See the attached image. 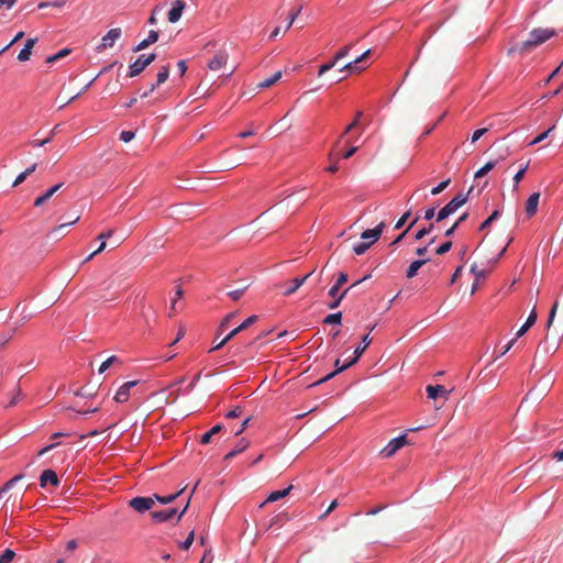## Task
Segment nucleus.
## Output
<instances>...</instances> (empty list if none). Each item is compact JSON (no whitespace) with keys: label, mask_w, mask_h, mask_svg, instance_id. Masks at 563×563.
<instances>
[{"label":"nucleus","mask_w":563,"mask_h":563,"mask_svg":"<svg viewBox=\"0 0 563 563\" xmlns=\"http://www.w3.org/2000/svg\"><path fill=\"white\" fill-rule=\"evenodd\" d=\"M434 228V224L433 223H430L428 227L426 228H422L421 230H419L416 235H415V239L416 240H421L422 238H424L426 235H428Z\"/></svg>","instance_id":"de8ad7c7"},{"label":"nucleus","mask_w":563,"mask_h":563,"mask_svg":"<svg viewBox=\"0 0 563 563\" xmlns=\"http://www.w3.org/2000/svg\"><path fill=\"white\" fill-rule=\"evenodd\" d=\"M176 514H177V509L170 508L167 510L153 511V512H151V516H152L153 520L156 522H165V521L170 520Z\"/></svg>","instance_id":"6ab92c4d"},{"label":"nucleus","mask_w":563,"mask_h":563,"mask_svg":"<svg viewBox=\"0 0 563 563\" xmlns=\"http://www.w3.org/2000/svg\"><path fill=\"white\" fill-rule=\"evenodd\" d=\"M24 36V32H19L16 33V35L13 37V40L7 45L4 46L1 51H0V55L2 53H4L10 46H12L14 43L19 42L20 40H22Z\"/></svg>","instance_id":"680f3d73"},{"label":"nucleus","mask_w":563,"mask_h":563,"mask_svg":"<svg viewBox=\"0 0 563 563\" xmlns=\"http://www.w3.org/2000/svg\"><path fill=\"white\" fill-rule=\"evenodd\" d=\"M496 166V162H487L483 167H481L474 175L475 178H481L489 173Z\"/></svg>","instance_id":"f704fd0d"},{"label":"nucleus","mask_w":563,"mask_h":563,"mask_svg":"<svg viewBox=\"0 0 563 563\" xmlns=\"http://www.w3.org/2000/svg\"><path fill=\"white\" fill-rule=\"evenodd\" d=\"M147 66L145 55H141L133 64L130 65L129 77L133 78L139 76Z\"/></svg>","instance_id":"f3484780"},{"label":"nucleus","mask_w":563,"mask_h":563,"mask_svg":"<svg viewBox=\"0 0 563 563\" xmlns=\"http://www.w3.org/2000/svg\"><path fill=\"white\" fill-rule=\"evenodd\" d=\"M349 290H350V288H346L341 294L338 292L335 297H332L333 301L329 303V308L330 309L338 308L340 306L341 301L344 299V297L349 292Z\"/></svg>","instance_id":"58836bf2"},{"label":"nucleus","mask_w":563,"mask_h":563,"mask_svg":"<svg viewBox=\"0 0 563 563\" xmlns=\"http://www.w3.org/2000/svg\"><path fill=\"white\" fill-rule=\"evenodd\" d=\"M351 48H352V44H349V45L342 47L341 49H339L334 55L335 60H340V59L346 57L349 55Z\"/></svg>","instance_id":"3c124183"},{"label":"nucleus","mask_w":563,"mask_h":563,"mask_svg":"<svg viewBox=\"0 0 563 563\" xmlns=\"http://www.w3.org/2000/svg\"><path fill=\"white\" fill-rule=\"evenodd\" d=\"M451 247H452V242L448 241V242H445V243L441 244V245L437 249L435 253H437L438 255H443V254L448 253V252L451 250Z\"/></svg>","instance_id":"5fc2aeb1"},{"label":"nucleus","mask_w":563,"mask_h":563,"mask_svg":"<svg viewBox=\"0 0 563 563\" xmlns=\"http://www.w3.org/2000/svg\"><path fill=\"white\" fill-rule=\"evenodd\" d=\"M371 243L367 242H360L353 246V251L356 255L364 254L371 246Z\"/></svg>","instance_id":"37998d69"},{"label":"nucleus","mask_w":563,"mask_h":563,"mask_svg":"<svg viewBox=\"0 0 563 563\" xmlns=\"http://www.w3.org/2000/svg\"><path fill=\"white\" fill-rule=\"evenodd\" d=\"M249 441L245 439H241L236 446L233 449L238 454L244 452L249 448Z\"/></svg>","instance_id":"864d4df0"},{"label":"nucleus","mask_w":563,"mask_h":563,"mask_svg":"<svg viewBox=\"0 0 563 563\" xmlns=\"http://www.w3.org/2000/svg\"><path fill=\"white\" fill-rule=\"evenodd\" d=\"M257 320V316H251L246 320H244L239 327L234 328L230 333L227 334V340H231L236 334L247 329Z\"/></svg>","instance_id":"aec40b11"},{"label":"nucleus","mask_w":563,"mask_h":563,"mask_svg":"<svg viewBox=\"0 0 563 563\" xmlns=\"http://www.w3.org/2000/svg\"><path fill=\"white\" fill-rule=\"evenodd\" d=\"M369 54H371V49H367L366 52H364L360 57H357L353 62L345 64L340 70L341 71L347 70L350 73H361L362 70L365 69V67H360L358 64H361L367 56H369Z\"/></svg>","instance_id":"9d476101"},{"label":"nucleus","mask_w":563,"mask_h":563,"mask_svg":"<svg viewBox=\"0 0 563 563\" xmlns=\"http://www.w3.org/2000/svg\"><path fill=\"white\" fill-rule=\"evenodd\" d=\"M555 129V125H552L550 129H548L547 131L542 132L541 134H539L538 136H536L530 143L529 145H536L540 142H542L543 140H545L550 133Z\"/></svg>","instance_id":"79ce46f5"},{"label":"nucleus","mask_w":563,"mask_h":563,"mask_svg":"<svg viewBox=\"0 0 563 563\" xmlns=\"http://www.w3.org/2000/svg\"><path fill=\"white\" fill-rule=\"evenodd\" d=\"M385 228V223L380 222L376 228L371 230H365L362 232L361 238L363 240H368L367 243L374 244L382 235L383 230Z\"/></svg>","instance_id":"423d86ee"},{"label":"nucleus","mask_w":563,"mask_h":563,"mask_svg":"<svg viewBox=\"0 0 563 563\" xmlns=\"http://www.w3.org/2000/svg\"><path fill=\"white\" fill-rule=\"evenodd\" d=\"M292 488H294V486L289 485L285 489L272 492L268 495V497L266 498V500L261 505V507H263L267 503H274V501H277V500L288 496Z\"/></svg>","instance_id":"412c9836"},{"label":"nucleus","mask_w":563,"mask_h":563,"mask_svg":"<svg viewBox=\"0 0 563 563\" xmlns=\"http://www.w3.org/2000/svg\"><path fill=\"white\" fill-rule=\"evenodd\" d=\"M194 539H195V532H194V531H191V532L188 534L187 539H186V540L180 544V548H181L183 550H188V549L191 547V544H192V542H194Z\"/></svg>","instance_id":"bf43d9fd"},{"label":"nucleus","mask_w":563,"mask_h":563,"mask_svg":"<svg viewBox=\"0 0 563 563\" xmlns=\"http://www.w3.org/2000/svg\"><path fill=\"white\" fill-rule=\"evenodd\" d=\"M487 132H488L487 128H482V129H477L476 131H474V133L472 135V139H471L472 143H475L477 140H479Z\"/></svg>","instance_id":"052dcab7"},{"label":"nucleus","mask_w":563,"mask_h":563,"mask_svg":"<svg viewBox=\"0 0 563 563\" xmlns=\"http://www.w3.org/2000/svg\"><path fill=\"white\" fill-rule=\"evenodd\" d=\"M369 54H371V49H367L366 52H364L360 57H357L353 62L345 64L340 70L341 71L347 70L350 73H361L362 70L365 69V67H360L358 64H361L367 56H369Z\"/></svg>","instance_id":"6e6552de"},{"label":"nucleus","mask_w":563,"mask_h":563,"mask_svg":"<svg viewBox=\"0 0 563 563\" xmlns=\"http://www.w3.org/2000/svg\"><path fill=\"white\" fill-rule=\"evenodd\" d=\"M429 260H417V261H413L407 272H406V277L408 279H411L413 278L417 274H418V271L428 262Z\"/></svg>","instance_id":"5701e85b"},{"label":"nucleus","mask_w":563,"mask_h":563,"mask_svg":"<svg viewBox=\"0 0 563 563\" xmlns=\"http://www.w3.org/2000/svg\"><path fill=\"white\" fill-rule=\"evenodd\" d=\"M499 217V211L495 210L479 227V230L487 229L493 221L497 220Z\"/></svg>","instance_id":"c03bdc74"},{"label":"nucleus","mask_w":563,"mask_h":563,"mask_svg":"<svg viewBox=\"0 0 563 563\" xmlns=\"http://www.w3.org/2000/svg\"><path fill=\"white\" fill-rule=\"evenodd\" d=\"M223 430V426L222 424H216L214 427H212L208 432H206L202 437H201V444H208L211 440V437L214 435V434H218L219 432H221Z\"/></svg>","instance_id":"cd10ccee"},{"label":"nucleus","mask_w":563,"mask_h":563,"mask_svg":"<svg viewBox=\"0 0 563 563\" xmlns=\"http://www.w3.org/2000/svg\"><path fill=\"white\" fill-rule=\"evenodd\" d=\"M341 320H342V312H335V313H331V314H328L324 320H323V323L325 324H341Z\"/></svg>","instance_id":"c9c22d12"},{"label":"nucleus","mask_w":563,"mask_h":563,"mask_svg":"<svg viewBox=\"0 0 563 563\" xmlns=\"http://www.w3.org/2000/svg\"><path fill=\"white\" fill-rule=\"evenodd\" d=\"M528 166H529V163H527L523 167H521L514 176V183H515V186H514V189L516 190L518 188V184L521 181V179L523 178L527 169H528Z\"/></svg>","instance_id":"a19ab883"},{"label":"nucleus","mask_w":563,"mask_h":563,"mask_svg":"<svg viewBox=\"0 0 563 563\" xmlns=\"http://www.w3.org/2000/svg\"><path fill=\"white\" fill-rule=\"evenodd\" d=\"M305 284V278H294L292 279V286L287 288L285 291H284V296H291L292 294H295L299 287H301L302 285Z\"/></svg>","instance_id":"72a5a7b5"},{"label":"nucleus","mask_w":563,"mask_h":563,"mask_svg":"<svg viewBox=\"0 0 563 563\" xmlns=\"http://www.w3.org/2000/svg\"><path fill=\"white\" fill-rule=\"evenodd\" d=\"M122 30L120 27L111 29L102 38L101 43L97 46V51L100 53L107 48H110L121 37Z\"/></svg>","instance_id":"f03ea898"},{"label":"nucleus","mask_w":563,"mask_h":563,"mask_svg":"<svg viewBox=\"0 0 563 563\" xmlns=\"http://www.w3.org/2000/svg\"><path fill=\"white\" fill-rule=\"evenodd\" d=\"M346 282H347V274L343 273V272L339 273L335 284L329 290V296L335 297L340 287L343 286Z\"/></svg>","instance_id":"b1692460"},{"label":"nucleus","mask_w":563,"mask_h":563,"mask_svg":"<svg viewBox=\"0 0 563 563\" xmlns=\"http://www.w3.org/2000/svg\"><path fill=\"white\" fill-rule=\"evenodd\" d=\"M426 391L429 399H435L439 396H443L445 399H448V396L451 393V390H448L442 385H428Z\"/></svg>","instance_id":"f8f14e48"},{"label":"nucleus","mask_w":563,"mask_h":563,"mask_svg":"<svg viewBox=\"0 0 563 563\" xmlns=\"http://www.w3.org/2000/svg\"><path fill=\"white\" fill-rule=\"evenodd\" d=\"M338 507V501L336 500H333L329 507L327 508V510L320 516V519H323L325 518L327 516H329L335 508Z\"/></svg>","instance_id":"774afa93"},{"label":"nucleus","mask_w":563,"mask_h":563,"mask_svg":"<svg viewBox=\"0 0 563 563\" xmlns=\"http://www.w3.org/2000/svg\"><path fill=\"white\" fill-rule=\"evenodd\" d=\"M283 76V73L279 70V71H276L273 76H271L269 78L261 81L257 84V87L260 89H264V88H268L271 86H273L274 84H276Z\"/></svg>","instance_id":"a878e982"},{"label":"nucleus","mask_w":563,"mask_h":563,"mask_svg":"<svg viewBox=\"0 0 563 563\" xmlns=\"http://www.w3.org/2000/svg\"><path fill=\"white\" fill-rule=\"evenodd\" d=\"M63 183H58L51 187L49 189H47L43 195H41L34 200V207H41L45 202H47L53 197V195L56 194L63 187Z\"/></svg>","instance_id":"ddd939ff"},{"label":"nucleus","mask_w":563,"mask_h":563,"mask_svg":"<svg viewBox=\"0 0 563 563\" xmlns=\"http://www.w3.org/2000/svg\"><path fill=\"white\" fill-rule=\"evenodd\" d=\"M23 478V475L22 474H19L14 477H12L10 481H8L3 486L2 488H0V499L3 497V495L10 490L14 484L19 481H21Z\"/></svg>","instance_id":"2f4dec72"},{"label":"nucleus","mask_w":563,"mask_h":563,"mask_svg":"<svg viewBox=\"0 0 563 563\" xmlns=\"http://www.w3.org/2000/svg\"><path fill=\"white\" fill-rule=\"evenodd\" d=\"M455 211H457V209L452 205L450 203V201L437 213V221L440 222V221H443L444 219H446L448 217H450L451 214H453Z\"/></svg>","instance_id":"393cba45"},{"label":"nucleus","mask_w":563,"mask_h":563,"mask_svg":"<svg viewBox=\"0 0 563 563\" xmlns=\"http://www.w3.org/2000/svg\"><path fill=\"white\" fill-rule=\"evenodd\" d=\"M78 220H79V217H76L74 220H71L69 222L62 223V224L53 228L52 231H51V234L56 238L64 229H66L67 227L71 225L74 223H76Z\"/></svg>","instance_id":"ea45409f"},{"label":"nucleus","mask_w":563,"mask_h":563,"mask_svg":"<svg viewBox=\"0 0 563 563\" xmlns=\"http://www.w3.org/2000/svg\"><path fill=\"white\" fill-rule=\"evenodd\" d=\"M168 76H169L168 66H163L157 74V80H156L155 85H157V87H158L159 85L164 84L168 79Z\"/></svg>","instance_id":"e433bc0d"},{"label":"nucleus","mask_w":563,"mask_h":563,"mask_svg":"<svg viewBox=\"0 0 563 563\" xmlns=\"http://www.w3.org/2000/svg\"><path fill=\"white\" fill-rule=\"evenodd\" d=\"M118 361V357L112 355L110 356L109 358H107L104 362H102V364L100 365L99 367V373L102 374L104 373L114 362Z\"/></svg>","instance_id":"49530a36"},{"label":"nucleus","mask_w":563,"mask_h":563,"mask_svg":"<svg viewBox=\"0 0 563 563\" xmlns=\"http://www.w3.org/2000/svg\"><path fill=\"white\" fill-rule=\"evenodd\" d=\"M158 31H155V30H151L148 32V35L146 38H144L142 42H140L133 49V52H140V51H143L145 49L146 47H148L150 45L154 44L157 42L158 40Z\"/></svg>","instance_id":"a211bd4d"},{"label":"nucleus","mask_w":563,"mask_h":563,"mask_svg":"<svg viewBox=\"0 0 563 563\" xmlns=\"http://www.w3.org/2000/svg\"><path fill=\"white\" fill-rule=\"evenodd\" d=\"M363 115V113L361 111H358L355 115V119L345 128L344 132H343V135L350 133L354 128L357 126L358 124V121L361 119V117Z\"/></svg>","instance_id":"8fccbe9b"},{"label":"nucleus","mask_w":563,"mask_h":563,"mask_svg":"<svg viewBox=\"0 0 563 563\" xmlns=\"http://www.w3.org/2000/svg\"><path fill=\"white\" fill-rule=\"evenodd\" d=\"M472 190H473V187L470 188V190H468V192L466 195H464V194L456 195L450 201V203H452L456 209L461 208L462 206H464L467 202L468 196L472 192Z\"/></svg>","instance_id":"c756f323"},{"label":"nucleus","mask_w":563,"mask_h":563,"mask_svg":"<svg viewBox=\"0 0 563 563\" xmlns=\"http://www.w3.org/2000/svg\"><path fill=\"white\" fill-rule=\"evenodd\" d=\"M14 330L9 333L0 334V351L4 347V345L11 340Z\"/></svg>","instance_id":"4d7b16f0"},{"label":"nucleus","mask_w":563,"mask_h":563,"mask_svg":"<svg viewBox=\"0 0 563 563\" xmlns=\"http://www.w3.org/2000/svg\"><path fill=\"white\" fill-rule=\"evenodd\" d=\"M540 194L533 192L529 196L527 202H526V214L528 218H532L538 210Z\"/></svg>","instance_id":"2eb2a0df"},{"label":"nucleus","mask_w":563,"mask_h":563,"mask_svg":"<svg viewBox=\"0 0 563 563\" xmlns=\"http://www.w3.org/2000/svg\"><path fill=\"white\" fill-rule=\"evenodd\" d=\"M351 365L349 363H345L343 364L341 367L336 368L335 371L329 373L328 375H325L324 377H322L321 379H319L314 385H319V384H322V383H325L328 380H330L331 378H333L335 375H338L339 373L343 372L344 369L349 368Z\"/></svg>","instance_id":"473e14b6"},{"label":"nucleus","mask_w":563,"mask_h":563,"mask_svg":"<svg viewBox=\"0 0 563 563\" xmlns=\"http://www.w3.org/2000/svg\"><path fill=\"white\" fill-rule=\"evenodd\" d=\"M369 54H371V49H367L366 52H364L360 57H357L353 62L345 64L340 70L341 71L347 70L350 73H361L362 70L365 69V67H360L358 64H361L367 56H369Z\"/></svg>","instance_id":"1a4fd4ad"},{"label":"nucleus","mask_w":563,"mask_h":563,"mask_svg":"<svg viewBox=\"0 0 563 563\" xmlns=\"http://www.w3.org/2000/svg\"><path fill=\"white\" fill-rule=\"evenodd\" d=\"M134 135L135 134L132 131H122L120 133V140L123 141L124 143H128L134 139Z\"/></svg>","instance_id":"e2e57ef3"},{"label":"nucleus","mask_w":563,"mask_h":563,"mask_svg":"<svg viewBox=\"0 0 563 563\" xmlns=\"http://www.w3.org/2000/svg\"><path fill=\"white\" fill-rule=\"evenodd\" d=\"M450 181V178H448L446 180L440 183L438 186L433 187L431 189V195L435 196L441 194L449 186Z\"/></svg>","instance_id":"09e8293b"},{"label":"nucleus","mask_w":563,"mask_h":563,"mask_svg":"<svg viewBox=\"0 0 563 563\" xmlns=\"http://www.w3.org/2000/svg\"><path fill=\"white\" fill-rule=\"evenodd\" d=\"M537 318H538V314L536 311V307H533L532 311L530 312V314L526 321V324L531 328L536 323Z\"/></svg>","instance_id":"69168bd1"},{"label":"nucleus","mask_w":563,"mask_h":563,"mask_svg":"<svg viewBox=\"0 0 563 563\" xmlns=\"http://www.w3.org/2000/svg\"><path fill=\"white\" fill-rule=\"evenodd\" d=\"M186 7V3L183 0H175L173 2V7L168 12V21L170 23H176L181 18L183 11Z\"/></svg>","instance_id":"0eeeda50"},{"label":"nucleus","mask_w":563,"mask_h":563,"mask_svg":"<svg viewBox=\"0 0 563 563\" xmlns=\"http://www.w3.org/2000/svg\"><path fill=\"white\" fill-rule=\"evenodd\" d=\"M70 53V49L69 48H63L60 49L59 52H57L56 54L54 55H51L46 58V63L47 64H52L63 57H66L68 54Z\"/></svg>","instance_id":"4c0bfd02"},{"label":"nucleus","mask_w":563,"mask_h":563,"mask_svg":"<svg viewBox=\"0 0 563 563\" xmlns=\"http://www.w3.org/2000/svg\"><path fill=\"white\" fill-rule=\"evenodd\" d=\"M411 214V210L409 209L408 211H406L401 218L396 222L395 224V229L396 230H399L404 227V224L406 223V221L408 220V218L410 217Z\"/></svg>","instance_id":"603ef678"},{"label":"nucleus","mask_w":563,"mask_h":563,"mask_svg":"<svg viewBox=\"0 0 563 563\" xmlns=\"http://www.w3.org/2000/svg\"><path fill=\"white\" fill-rule=\"evenodd\" d=\"M242 415V408L240 406L234 407L232 410H230L227 415V419H235Z\"/></svg>","instance_id":"6e6d98bb"},{"label":"nucleus","mask_w":563,"mask_h":563,"mask_svg":"<svg viewBox=\"0 0 563 563\" xmlns=\"http://www.w3.org/2000/svg\"><path fill=\"white\" fill-rule=\"evenodd\" d=\"M137 384L136 380H131V382H126L124 383L117 391V394L114 395V400L117 402H125L128 401L129 399V396H130V389L132 387H134L135 385Z\"/></svg>","instance_id":"9b49d317"},{"label":"nucleus","mask_w":563,"mask_h":563,"mask_svg":"<svg viewBox=\"0 0 563 563\" xmlns=\"http://www.w3.org/2000/svg\"><path fill=\"white\" fill-rule=\"evenodd\" d=\"M184 489L175 493V494H170V495H167V496H159V495H153V498H154V501L157 500L162 504H170L173 503L178 496H180L183 494Z\"/></svg>","instance_id":"7c9ffc66"},{"label":"nucleus","mask_w":563,"mask_h":563,"mask_svg":"<svg viewBox=\"0 0 563 563\" xmlns=\"http://www.w3.org/2000/svg\"><path fill=\"white\" fill-rule=\"evenodd\" d=\"M229 58V54L224 49H220L216 53V55L209 60L208 68L210 70L217 71L225 66Z\"/></svg>","instance_id":"39448f33"},{"label":"nucleus","mask_w":563,"mask_h":563,"mask_svg":"<svg viewBox=\"0 0 563 563\" xmlns=\"http://www.w3.org/2000/svg\"><path fill=\"white\" fill-rule=\"evenodd\" d=\"M31 54H32V51H30V49H27V48L23 47V48L20 51L19 55H18V59H19L20 62H26V60H29V59H30Z\"/></svg>","instance_id":"13d9d810"},{"label":"nucleus","mask_w":563,"mask_h":563,"mask_svg":"<svg viewBox=\"0 0 563 563\" xmlns=\"http://www.w3.org/2000/svg\"><path fill=\"white\" fill-rule=\"evenodd\" d=\"M558 306H559V305H558V302H554V305H553V307H552V309H551V311H550L549 319H548V323H547L548 329H549V328L552 325V323H553V320H554L555 314H556Z\"/></svg>","instance_id":"338daca9"},{"label":"nucleus","mask_w":563,"mask_h":563,"mask_svg":"<svg viewBox=\"0 0 563 563\" xmlns=\"http://www.w3.org/2000/svg\"><path fill=\"white\" fill-rule=\"evenodd\" d=\"M48 483L53 486H58V484H59L57 474L53 470H49V468L43 471L40 476V484L42 487H45Z\"/></svg>","instance_id":"4468645a"},{"label":"nucleus","mask_w":563,"mask_h":563,"mask_svg":"<svg viewBox=\"0 0 563 563\" xmlns=\"http://www.w3.org/2000/svg\"><path fill=\"white\" fill-rule=\"evenodd\" d=\"M555 35H556V31L554 29H550V27L533 29L529 33L528 40L523 41L520 44L512 46L509 49V54H511L515 51H518L520 53L530 52L533 48H536L537 46L543 44L544 42H547L548 40H550L551 37H553Z\"/></svg>","instance_id":"f257e3e1"},{"label":"nucleus","mask_w":563,"mask_h":563,"mask_svg":"<svg viewBox=\"0 0 563 563\" xmlns=\"http://www.w3.org/2000/svg\"><path fill=\"white\" fill-rule=\"evenodd\" d=\"M24 398V394L22 393V389L20 386H16L14 390L11 393V398L9 404L7 405V408L14 407L19 404L21 399Z\"/></svg>","instance_id":"bb28decb"},{"label":"nucleus","mask_w":563,"mask_h":563,"mask_svg":"<svg viewBox=\"0 0 563 563\" xmlns=\"http://www.w3.org/2000/svg\"><path fill=\"white\" fill-rule=\"evenodd\" d=\"M371 342H372V338H369L368 333H366L362 338L361 344L355 349L353 358L347 362L351 366L358 361V358L361 357L363 352L367 349V346L371 344Z\"/></svg>","instance_id":"dca6fc26"},{"label":"nucleus","mask_w":563,"mask_h":563,"mask_svg":"<svg viewBox=\"0 0 563 563\" xmlns=\"http://www.w3.org/2000/svg\"><path fill=\"white\" fill-rule=\"evenodd\" d=\"M249 287L250 283H241V285L236 289L228 291L227 295L231 300L239 301L243 297L245 291L249 289Z\"/></svg>","instance_id":"4be33fe9"},{"label":"nucleus","mask_w":563,"mask_h":563,"mask_svg":"<svg viewBox=\"0 0 563 563\" xmlns=\"http://www.w3.org/2000/svg\"><path fill=\"white\" fill-rule=\"evenodd\" d=\"M471 272L475 275L476 279L486 277V272L484 269H478V267L475 264L472 265Z\"/></svg>","instance_id":"0e129e2a"},{"label":"nucleus","mask_w":563,"mask_h":563,"mask_svg":"<svg viewBox=\"0 0 563 563\" xmlns=\"http://www.w3.org/2000/svg\"><path fill=\"white\" fill-rule=\"evenodd\" d=\"M407 443L406 435H399L389 441V443L380 451V454L388 459L391 457L399 449Z\"/></svg>","instance_id":"20e7f679"},{"label":"nucleus","mask_w":563,"mask_h":563,"mask_svg":"<svg viewBox=\"0 0 563 563\" xmlns=\"http://www.w3.org/2000/svg\"><path fill=\"white\" fill-rule=\"evenodd\" d=\"M15 556V552L7 549L3 551L2 555L0 556V563H10Z\"/></svg>","instance_id":"a18cd8bd"},{"label":"nucleus","mask_w":563,"mask_h":563,"mask_svg":"<svg viewBox=\"0 0 563 563\" xmlns=\"http://www.w3.org/2000/svg\"><path fill=\"white\" fill-rule=\"evenodd\" d=\"M472 190H473V187L470 188V190H468V192L466 195H464V194L456 195L450 201V203H452L456 209L461 208L462 206H464L467 202L468 196L472 192Z\"/></svg>","instance_id":"c85d7f7f"},{"label":"nucleus","mask_w":563,"mask_h":563,"mask_svg":"<svg viewBox=\"0 0 563 563\" xmlns=\"http://www.w3.org/2000/svg\"><path fill=\"white\" fill-rule=\"evenodd\" d=\"M130 507H132L137 512H145L153 508L155 505L154 498L152 497H134L129 501Z\"/></svg>","instance_id":"7ed1b4c3"}]
</instances>
